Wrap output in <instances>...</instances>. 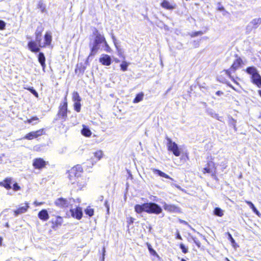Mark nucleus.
I'll list each match as a JSON object with an SVG mask.
<instances>
[{
  "label": "nucleus",
  "mask_w": 261,
  "mask_h": 261,
  "mask_svg": "<svg viewBox=\"0 0 261 261\" xmlns=\"http://www.w3.org/2000/svg\"><path fill=\"white\" fill-rule=\"evenodd\" d=\"M81 180H83V181H80V180L79 179V180L77 181V184L80 187L82 188V187H84V186H85V185H86V179H82Z\"/></svg>",
  "instance_id": "nucleus-42"
},
{
  "label": "nucleus",
  "mask_w": 261,
  "mask_h": 261,
  "mask_svg": "<svg viewBox=\"0 0 261 261\" xmlns=\"http://www.w3.org/2000/svg\"><path fill=\"white\" fill-rule=\"evenodd\" d=\"M214 214L219 217H222L224 215V211L219 207H216L214 211Z\"/></svg>",
  "instance_id": "nucleus-31"
},
{
  "label": "nucleus",
  "mask_w": 261,
  "mask_h": 261,
  "mask_svg": "<svg viewBox=\"0 0 261 261\" xmlns=\"http://www.w3.org/2000/svg\"><path fill=\"white\" fill-rule=\"evenodd\" d=\"M99 62L103 65L109 66L111 64V58L110 56L106 54H102L99 59Z\"/></svg>",
  "instance_id": "nucleus-13"
},
{
  "label": "nucleus",
  "mask_w": 261,
  "mask_h": 261,
  "mask_svg": "<svg viewBox=\"0 0 261 261\" xmlns=\"http://www.w3.org/2000/svg\"><path fill=\"white\" fill-rule=\"evenodd\" d=\"M216 167L213 161H209L207 163V166L203 168V173H208L214 175L216 173Z\"/></svg>",
  "instance_id": "nucleus-10"
},
{
  "label": "nucleus",
  "mask_w": 261,
  "mask_h": 261,
  "mask_svg": "<svg viewBox=\"0 0 261 261\" xmlns=\"http://www.w3.org/2000/svg\"><path fill=\"white\" fill-rule=\"evenodd\" d=\"M102 47H103V50L106 52L110 53L111 51V48L107 43V41L104 43L102 45Z\"/></svg>",
  "instance_id": "nucleus-37"
},
{
  "label": "nucleus",
  "mask_w": 261,
  "mask_h": 261,
  "mask_svg": "<svg viewBox=\"0 0 261 261\" xmlns=\"http://www.w3.org/2000/svg\"><path fill=\"white\" fill-rule=\"evenodd\" d=\"M128 66V64L125 62H122V64L120 65L121 69L123 71H126L127 70V68Z\"/></svg>",
  "instance_id": "nucleus-41"
},
{
  "label": "nucleus",
  "mask_w": 261,
  "mask_h": 261,
  "mask_svg": "<svg viewBox=\"0 0 261 261\" xmlns=\"http://www.w3.org/2000/svg\"><path fill=\"white\" fill-rule=\"evenodd\" d=\"M82 134L87 137L91 136L92 133L89 128L85 125H83V129L81 130Z\"/></svg>",
  "instance_id": "nucleus-25"
},
{
  "label": "nucleus",
  "mask_w": 261,
  "mask_h": 261,
  "mask_svg": "<svg viewBox=\"0 0 261 261\" xmlns=\"http://www.w3.org/2000/svg\"><path fill=\"white\" fill-rule=\"evenodd\" d=\"M38 60L40 63L41 64V66L42 67L43 70H44L45 67V58L44 54L42 53H40L39 54Z\"/></svg>",
  "instance_id": "nucleus-26"
},
{
  "label": "nucleus",
  "mask_w": 261,
  "mask_h": 261,
  "mask_svg": "<svg viewBox=\"0 0 261 261\" xmlns=\"http://www.w3.org/2000/svg\"><path fill=\"white\" fill-rule=\"evenodd\" d=\"M261 23V18H255L253 19L249 23V25L253 27H257L259 24Z\"/></svg>",
  "instance_id": "nucleus-29"
},
{
  "label": "nucleus",
  "mask_w": 261,
  "mask_h": 261,
  "mask_svg": "<svg viewBox=\"0 0 261 261\" xmlns=\"http://www.w3.org/2000/svg\"><path fill=\"white\" fill-rule=\"evenodd\" d=\"M229 124L231 125V126H232L234 128H236V120H234L233 118H232V117H230L229 118Z\"/></svg>",
  "instance_id": "nucleus-40"
},
{
  "label": "nucleus",
  "mask_w": 261,
  "mask_h": 261,
  "mask_svg": "<svg viewBox=\"0 0 261 261\" xmlns=\"http://www.w3.org/2000/svg\"><path fill=\"white\" fill-rule=\"evenodd\" d=\"M148 249L150 251V252L153 254H156V252L154 250H153L151 247V246L150 245H148Z\"/></svg>",
  "instance_id": "nucleus-49"
},
{
  "label": "nucleus",
  "mask_w": 261,
  "mask_h": 261,
  "mask_svg": "<svg viewBox=\"0 0 261 261\" xmlns=\"http://www.w3.org/2000/svg\"><path fill=\"white\" fill-rule=\"evenodd\" d=\"M72 199L68 198H59L55 201V204L60 208H66L68 207L71 203Z\"/></svg>",
  "instance_id": "nucleus-6"
},
{
  "label": "nucleus",
  "mask_w": 261,
  "mask_h": 261,
  "mask_svg": "<svg viewBox=\"0 0 261 261\" xmlns=\"http://www.w3.org/2000/svg\"><path fill=\"white\" fill-rule=\"evenodd\" d=\"M83 168L80 165H77L73 167L72 168L70 169L69 171V178L72 183H74V181H72V177H78L81 173L83 172Z\"/></svg>",
  "instance_id": "nucleus-7"
},
{
  "label": "nucleus",
  "mask_w": 261,
  "mask_h": 261,
  "mask_svg": "<svg viewBox=\"0 0 261 261\" xmlns=\"http://www.w3.org/2000/svg\"><path fill=\"white\" fill-rule=\"evenodd\" d=\"M246 203H247L250 208L253 210V211L257 215L259 214L258 211L257 210V209L254 206V204L251 202L249 201H246Z\"/></svg>",
  "instance_id": "nucleus-35"
},
{
  "label": "nucleus",
  "mask_w": 261,
  "mask_h": 261,
  "mask_svg": "<svg viewBox=\"0 0 261 261\" xmlns=\"http://www.w3.org/2000/svg\"><path fill=\"white\" fill-rule=\"evenodd\" d=\"M67 109V95L64 98V101L63 105L61 106L59 115L63 118L66 116Z\"/></svg>",
  "instance_id": "nucleus-15"
},
{
  "label": "nucleus",
  "mask_w": 261,
  "mask_h": 261,
  "mask_svg": "<svg viewBox=\"0 0 261 261\" xmlns=\"http://www.w3.org/2000/svg\"><path fill=\"white\" fill-rule=\"evenodd\" d=\"M30 207L29 205V203H24L23 204H21V205H19L18 208L14 210V215L15 217L18 216L19 215H21L22 214H24L26 213L29 208Z\"/></svg>",
  "instance_id": "nucleus-8"
},
{
  "label": "nucleus",
  "mask_w": 261,
  "mask_h": 261,
  "mask_svg": "<svg viewBox=\"0 0 261 261\" xmlns=\"http://www.w3.org/2000/svg\"><path fill=\"white\" fill-rule=\"evenodd\" d=\"M13 189L15 191H17L20 189V187L17 183L13 184Z\"/></svg>",
  "instance_id": "nucleus-46"
},
{
  "label": "nucleus",
  "mask_w": 261,
  "mask_h": 261,
  "mask_svg": "<svg viewBox=\"0 0 261 261\" xmlns=\"http://www.w3.org/2000/svg\"><path fill=\"white\" fill-rule=\"evenodd\" d=\"M207 113L209 115H210L212 117L215 118L219 121H221V117H219V115L217 113H216L215 111L213 109H207Z\"/></svg>",
  "instance_id": "nucleus-28"
},
{
  "label": "nucleus",
  "mask_w": 261,
  "mask_h": 261,
  "mask_svg": "<svg viewBox=\"0 0 261 261\" xmlns=\"http://www.w3.org/2000/svg\"><path fill=\"white\" fill-rule=\"evenodd\" d=\"M4 156H5V154H2L1 155H0V164L2 163V162H3L2 158H3V157H4Z\"/></svg>",
  "instance_id": "nucleus-54"
},
{
  "label": "nucleus",
  "mask_w": 261,
  "mask_h": 261,
  "mask_svg": "<svg viewBox=\"0 0 261 261\" xmlns=\"http://www.w3.org/2000/svg\"><path fill=\"white\" fill-rule=\"evenodd\" d=\"M28 89L33 94L35 95V97H38V93L33 89V88H28Z\"/></svg>",
  "instance_id": "nucleus-45"
},
{
  "label": "nucleus",
  "mask_w": 261,
  "mask_h": 261,
  "mask_svg": "<svg viewBox=\"0 0 261 261\" xmlns=\"http://www.w3.org/2000/svg\"><path fill=\"white\" fill-rule=\"evenodd\" d=\"M251 82L257 87H261V76L258 73L251 79Z\"/></svg>",
  "instance_id": "nucleus-21"
},
{
  "label": "nucleus",
  "mask_w": 261,
  "mask_h": 261,
  "mask_svg": "<svg viewBox=\"0 0 261 261\" xmlns=\"http://www.w3.org/2000/svg\"><path fill=\"white\" fill-rule=\"evenodd\" d=\"M38 118L37 117H33L31 119H27V121H24V123L36 124L38 121Z\"/></svg>",
  "instance_id": "nucleus-34"
},
{
  "label": "nucleus",
  "mask_w": 261,
  "mask_h": 261,
  "mask_svg": "<svg viewBox=\"0 0 261 261\" xmlns=\"http://www.w3.org/2000/svg\"><path fill=\"white\" fill-rule=\"evenodd\" d=\"M167 146L169 150L172 151L173 153L176 156H178L180 154V151L177 144L173 142L170 139H167Z\"/></svg>",
  "instance_id": "nucleus-5"
},
{
  "label": "nucleus",
  "mask_w": 261,
  "mask_h": 261,
  "mask_svg": "<svg viewBox=\"0 0 261 261\" xmlns=\"http://www.w3.org/2000/svg\"><path fill=\"white\" fill-rule=\"evenodd\" d=\"M13 184V179L11 177H7L3 181L0 182V186L4 187L7 190L11 189V185Z\"/></svg>",
  "instance_id": "nucleus-19"
},
{
  "label": "nucleus",
  "mask_w": 261,
  "mask_h": 261,
  "mask_svg": "<svg viewBox=\"0 0 261 261\" xmlns=\"http://www.w3.org/2000/svg\"><path fill=\"white\" fill-rule=\"evenodd\" d=\"M46 163V162H45L43 159L37 158L33 160V166L35 169H41L45 167Z\"/></svg>",
  "instance_id": "nucleus-11"
},
{
  "label": "nucleus",
  "mask_w": 261,
  "mask_h": 261,
  "mask_svg": "<svg viewBox=\"0 0 261 261\" xmlns=\"http://www.w3.org/2000/svg\"><path fill=\"white\" fill-rule=\"evenodd\" d=\"M72 100L74 102L81 101V98L77 92H74L72 94Z\"/></svg>",
  "instance_id": "nucleus-33"
},
{
  "label": "nucleus",
  "mask_w": 261,
  "mask_h": 261,
  "mask_svg": "<svg viewBox=\"0 0 261 261\" xmlns=\"http://www.w3.org/2000/svg\"><path fill=\"white\" fill-rule=\"evenodd\" d=\"M152 170H153V172L154 173L158 174L159 176H160L161 177H163L166 178L170 179L172 180H173L171 177H170L167 174H166V173H164L163 172H162L159 170L153 169H152Z\"/></svg>",
  "instance_id": "nucleus-27"
},
{
  "label": "nucleus",
  "mask_w": 261,
  "mask_h": 261,
  "mask_svg": "<svg viewBox=\"0 0 261 261\" xmlns=\"http://www.w3.org/2000/svg\"><path fill=\"white\" fill-rule=\"evenodd\" d=\"M216 95H217L218 96H220L221 95H222L223 94V93L222 92V91H218L216 93Z\"/></svg>",
  "instance_id": "nucleus-52"
},
{
  "label": "nucleus",
  "mask_w": 261,
  "mask_h": 261,
  "mask_svg": "<svg viewBox=\"0 0 261 261\" xmlns=\"http://www.w3.org/2000/svg\"><path fill=\"white\" fill-rule=\"evenodd\" d=\"M85 213L87 215L91 217L94 214V210L93 208L89 207L86 209Z\"/></svg>",
  "instance_id": "nucleus-38"
},
{
  "label": "nucleus",
  "mask_w": 261,
  "mask_h": 261,
  "mask_svg": "<svg viewBox=\"0 0 261 261\" xmlns=\"http://www.w3.org/2000/svg\"><path fill=\"white\" fill-rule=\"evenodd\" d=\"M63 221V218L60 216H57L55 219L51 221L52 228L56 230L58 229L62 224Z\"/></svg>",
  "instance_id": "nucleus-17"
},
{
  "label": "nucleus",
  "mask_w": 261,
  "mask_h": 261,
  "mask_svg": "<svg viewBox=\"0 0 261 261\" xmlns=\"http://www.w3.org/2000/svg\"><path fill=\"white\" fill-rule=\"evenodd\" d=\"M179 246L184 253H187L188 252V248L186 247L182 243H181Z\"/></svg>",
  "instance_id": "nucleus-43"
},
{
  "label": "nucleus",
  "mask_w": 261,
  "mask_h": 261,
  "mask_svg": "<svg viewBox=\"0 0 261 261\" xmlns=\"http://www.w3.org/2000/svg\"><path fill=\"white\" fill-rule=\"evenodd\" d=\"M144 94L141 92L138 94L133 100L134 103H138L143 100Z\"/></svg>",
  "instance_id": "nucleus-30"
},
{
  "label": "nucleus",
  "mask_w": 261,
  "mask_h": 261,
  "mask_svg": "<svg viewBox=\"0 0 261 261\" xmlns=\"http://www.w3.org/2000/svg\"><path fill=\"white\" fill-rule=\"evenodd\" d=\"M113 41H114V42L115 46H116V47H117V45H116V43H115V37H114V36L113 37Z\"/></svg>",
  "instance_id": "nucleus-55"
},
{
  "label": "nucleus",
  "mask_w": 261,
  "mask_h": 261,
  "mask_svg": "<svg viewBox=\"0 0 261 261\" xmlns=\"http://www.w3.org/2000/svg\"><path fill=\"white\" fill-rule=\"evenodd\" d=\"M226 260H227V261H230L228 258H226Z\"/></svg>",
  "instance_id": "nucleus-61"
},
{
  "label": "nucleus",
  "mask_w": 261,
  "mask_h": 261,
  "mask_svg": "<svg viewBox=\"0 0 261 261\" xmlns=\"http://www.w3.org/2000/svg\"><path fill=\"white\" fill-rule=\"evenodd\" d=\"M6 226L7 227H9V224L8 223H6Z\"/></svg>",
  "instance_id": "nucleus-60"
},
{
  "label": "nucleus",
  "mask_w": 261,
  "mask_h": 261,
  "mask_svg": "<svg viewBox=\"0 0 261 261\" xmlns=\"http://www.w3.org/2000/svg\"><path fill=\"white\" fill-rule=\"evenodd\" d=\"M192 239L194 243L197 246V247H200L201 245L200 241L195 237H192Z\"/></svg>",
  "instance_id": "nucleus-44"
},
{
  "label": "nucleus",
  "mask_w": 261,
  "mask_h": 261,
  "mask_svg": "<svg viewBox=\"0 0 261 261\" xmlns=\"http://www.w3.org/2000/svg\"><path fill=\"white\" fill-rule=\"evenodd\" d=\"M6 26L5 22L3 20H0V30H4L5 29Z\"/></svg>",
  "instance_id": "nucleus-47"
},
{
  "label": "nucleus",
  "mask_w": 261,
  "mask_h": 261,
  "mask_svg": "<svg viewBox=\"0 0 261 261\" xmlns=\"http://www.w3.org/2000/svg\"><path fill=\"white\" fill-rule=\"evenodd\" d=\"M80 102L81 101L74 102V110L77 112H79L81 110V105Z\"/></svg>",
  "instance_id": "nucleus-36"
},
{
  "label": "nucleus",
  "mask_w": 261,
  "mask_h": 261,
  "mask_svg": "<svg viewBox=\"0 0 261 261\" xmlns=\"http://www.w3.org/2000/svg\"><path fill=\"white\" fill-rule=\"evenodd\" d=\"M246 72L250 75L251 79L258 73L257 68L254 66H251L247 68Z\"/></svg>",
  "instance_id": "nucleus-22"
},
{
  "label": "nucleus",
  "mask_w": 261,
  "mask_h": 261,
  "mask_svg": "<svg viewBox=\"0 0 261 261\" xmlns=\"http://www.w3.org/2000/svg\"><path fill=\"white\" fill-rule=\"evenodd\" d=\"M38 8L40 9L41 11L43 13L46 11L45 5L41 1H40L38 4Z\"/></svg>",
  "instance_id": "nucleus-32"
},
{
  "label": "nucleus",
  "mask_w": 261,
  "mask_h": 261,
  "mask_svg": "<svg viewBox=\"0 0 261 261\" xmlns=\"http://www.w3.org/2000/svg\"><path fill=\"white\" fill-rule=\"evenodd\" d=\"M70 212L73 217L76 218L77 219H81L83 216V213L81 208L76 207L75 209H71Z\"/></svg>",
  "instance_id": "nucleus-18"
},
{
  "label": "nucleus",
  "mask_w": 261,
  "mask_h": 261,
  "mask_svg": "<svg viewBox=\"0 0 261 261\" xmlns=\"http://www.w3.org/2000/svg\"><path fill=\"white\" fill-rule=\"evenodd\" d=\"M105 252H106L105 248H103V253H102V260H103L105 259Z\"/></svg>",
  "instance_id": "nucleus-53"
},
{
  "label": "nucleus",
  "mask_w": 261,
  "mask_h": 261,
  "mask_svg": "<svg viewBox=\"0 0 261 261\" xmlns=\"http://www.w3.org/2000/svg\"><path fill=\"white\" fill-rule=\"evenodd\" d=\"M147 213L159 215L162 212V209L159 205L155 203H147Z\"/></svg>",
  "instance_id": "nucleus-4"
},
{
  "label": "nucleus",
  "mask_w": 261,
  "mask_h": 261,
  "mask_svg": "<svg viewBox=\"0 0 261 261\" xmlns=\"http://www.w3.org/2000/svg\"><path fill=\"white\" fill-rule=\"evenodd\" d=\"M94 158L96 159V161H94V159L91 158L93 162L96 163L97 161L100 160L103 156V152L101 150H97L93 153Z\"/></svg>",
  "instance_id": "nucleus-24"
},
{
  "label": "nucleus",
  "mask_w": 261,
  "mask_h": 261,
  "mask_svg": "<svg viewBox=\"0 0 261 261\" xmlns=\"http://www.w3.org/2000/svg\"><path fill=\"white\" fill-rule=\"evenodd\" d=\"M36 35V41L39 43V46L41 47H44L46 45H50L51 41V35L50 33L46 32L44 37V42L42 43L41 41V32L37 31L35 33Z\"/></svg>",
  "instance_id": "nucleus-2"
},
{
  "label": "nucleus",
  "mask_w": 261,
  "mask_h": 261,
  "mask_svg": "<svg viewBox=\"0 0 261 261\" xmlns=\"http://www.w3.org/2000/svg\"><path fill=\"white\" fill-rule=\"evenodd\" d=\"M228 85L230 87H231V88H232L233 89H234V90H236V89H234V87H233L231 85H230V84H228Z\"/></svg>",
  "instance_id": "nucleus-57"
},
{
  "label": "nucleus",
  "mask_w": 261,
  "mask_h": 261,
  "mask_svg": "<svg viewBox=\"0 0 261 261\" xmlns=\"http://www.w3.org/2000/svg\"><path fill=\"white\" fill-rule=\"evenodd\" d=\"M242 62V60L241 58H237L233 63L229 70H225V74L228 75L232 81L237 84L238 83L234 80V77L231 75V71H234L236 69H238Z\"/></svg>",
  "instance_id": "nucleus-3"
},
{
  "label": "nucleus",
  "mask_w": 261,
  "mask_h": 261,
  "mask_svg": "<svg viewBox=\"0 0 261 261\" xmlns=\"http://www.w3.org/2000/svg\"><path fill=\"white\" fill-rule=\"evenodd\" d=\"M176 238L177 239H179V240H182V238L181 237V236L180 235L179 232H177L176 233Z\"/></svg>",
  "instance_id": "nucleus-50"
},
{
  "label": "nucleus",
  "mask_w": 261,
  "mask_h": 261,
  "mask_svg": "<svg viewBox=\"0 0 261 261\" xmlns=\"http://www.w3.org/2000/svg\"><path fill=\"white\" fill-rule=\"evenodd\" d=\"M203 34V33L201 31H198L194 32L191 36L192 37H195L198 35H201Z\"/></svg>",
  "instance_id": "nucleus-48"
},
{
  "label": "nucleus",
  "mask_w": 261,
  "mask_h": 261,
  "mask_svg": "<svg viewBox=\"0 0 261 261\" xmlns=\"http://www.w3.org/2000/svg\"><path fill=\"white\" fill-rule=\"evenodd\" d=\"M175 186L176 188H178V189H180V187H179V186L175 185Z\"/></svg>",
  "instance_id": "nucleus-59"
},
{
  "label": "nucleus",
  "mask_w": 261,
  "mask_h": 261,
  "mask_svg": "<svg viewBox=\"0 0 261 261\" xmlns=\"http://www.w3.org/2000/svg\"><path fill=\"white\" fill-rule=\"evenodd\" d=\"M95 38L94 39L93 45L91 49V53L88 57V59L91 56H94L100 49L101 45H102L106 41L105 38L103 35L96 31L95 33Z\"/></svg>",
  "instance_id": "nucleus-1"
},
{
  "label": "nucleus",
  "mask_w": 261,
  "mask_h": 261,
  "mask_svg": "<svg viewBox=\"0 0 261 261\" xmlns=\"http://www.w3.org/2000/svg\"><path fill=\"white\" fill-rule=\"evenodd\" d=\"M43 129H39L35 132H32L27 134L24 137V139L28 140H32L34 138H36L43 134Z\"/></svg>",
  "instance_id": "nucleus-12"
},
{
  "label": "nucleus",
  "mask_w": 261,
  "mask_h": 261,
  "mask_svg": "<svg viewBox=\"0 0 261 261\" xmlns=\"http://www.w3.org/2000/svg\"><path fill=\"white\" fill-rule=\"evenodd\" d=\"M105 205H106V206L107 207L108 212H109V207L107 205V202H105Z\"/></svg>",
  "instance_id": "nucleus-56"
},
{
  "label": "nucleus",
  "mask_w": 261,
  "mask_h": 261,
  "mask_svg": "<svg viewBox=\"0 0 261 261\" xmlns=\"http://www.w3.org/2000/svg\"><path fill=\"white\" fill-rule=\"evenodd\" d=\"M161 6L163 8L169 10H172L176 8V5L175 3L170 2L167 0H164Z\"/></svg>",
  "instance_id": "nucleus-14"
},
{
  "label": "nucleus",
  "mask_w": 261,
  "mask_h": 261,
  "mask_svg": "<svg viewBox=\"0 0 261 261\" xmlns=\"http://www.w3.org/2000/svg\"><path fill=\"white\" fill-rule=\"evenodd\" d=\"M228 236V239L230 240L233 247L236 248V243L235 242L234 240L233 239L231 234L229 232H227Z\"/></svg>",
  "instance_id": "nucleus-39"
},
{
  "label": "nucleus",
  "mask_w": 261,
  "mask_h": 261,
  "mask_svg": "<svg viewBox=\"0 0 261 261\" xmlns=\"http://www.w3.org/2000/svg\"><path fill=\"white\" fill-rule=\"evenodd\" d=\"M258 94L260 95V96L261 97V90H258Z\"/></svg>",
  "instance_id": "nucleus-58"
},
{
  "label": "nucleus",
  "mask_w": 261,
  "mask_h": 261,
  "mask_svg": "<svg viewBox=\"0 0 261 261\" xmlns=\"http://www.w3.org/2000/svg\"><path fill=\"white\" fill-rule=\"evenodd\" d=\"M147 203H144L142 205L137 204L135 206V210L138 214H140L143 212L147 213Z\"/></svg>",
  "instance_id": "nucleus-20"
},
{
  "label": "nucleus",
  "mask_w": 261,
  "mask_h": 261,
  "mask_svg": "<svg viewBox=\"0 0 261 261\" xmlns=\"http://www.w3.org/2000/svg\"><path fill=\"white\" fill-rule=\"evenodd\" d=\"M42 204H43V202H37L36 201L34 202V204H35L36 206L40 205H41Z\"/></svg>",
  "instance_id": "nucleus-51"
},
{
  "label": "nucleus",
  "mask_w": 261,
  "mask_h": 261,
  "mask_svg": "<svg viewBox=\"0 0 261 261\" xmlns=\"http://www.w3.org/2000/svg\"><path fill=\"white\" fill-rule=\"evenodd\" d=\"M162 203L163 204L164 209L168 212L175 213H181L180 208L174 204H169L166 202H163Z\"/></svg>",
  "instance_id": "nucleus-9"
},
{
  "label": "nucleus",
  "mask_w": 261,
  "mask_h": 261,
  "mask_svg": "<svg viewBox=\"0 0 261 261\" xmlns=\"http://www.w3.org/2000/svg\"><path fill=\"white\" fill-rule=\"evenodd\" d=\"M38 216L41 220L43 221H47L49 219V215L46 210L41 211Z\"/></svg>",
  "instance_id": "nucleus-23"
},
{
  "label": "nucleus",
  "mask_w": 261,
  "mask_h": 261,
  "mask_svg": "<svg viewBox=\"0 0 261 261\" xmlns=\"http://www.w3.org/2000/svg\"><path fill=\"white\" fill-rule=\"evenodd\" d=\"M28 47L31 50V51L37 53L39 52L40 50V46H39L38 42L31 41L28 43Z\"/></svg>",
  "instance_id": "nucleus-16"
}]
</instances>
